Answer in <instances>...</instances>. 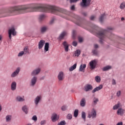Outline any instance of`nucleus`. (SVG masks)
<instances>
[{"label": "nucleus", "instance_id": "f257e3e1", "mask_svg": "<svg viewBox=\"0 0 125 125\" xmlns=\"http://www.w3.org/2000/svg\"><path fill=\"white\" fill-rule=\"evenodd\" d=\"M29 9V12H35L37 11H41V12H51L56 14L57 15H60L62 16V13H66V10L56 7L55 6H51L49 5H44L43 4H29L22 6H17L12 8L11 12H14V11L20 12L19 14L23 13L22 11L24 10H27Z\"/></svg>", "mask_w": 125, "mask_h": 125}, {"label": "nucleus", "instance_id": "f03ea898", "mask_svg": "<svg viewBox=\"0 0 125 125\" xmlns=\"http://www.w3.org/2000/svg\"><path fill=\"white\" fill-rule=\"evenodd\" d=\"M108 31L105 30L104 29H102L100 31H98L97 33V36L98 38L100 39V43H103V40L105 38H106V33H107Z\"/></svg>", "mask_w": 125, "mask_h": 125}, {"label": "nucleus", "instance_id": "7ed1b4c3", "mask_svg": "<svg viewBox=\"0 0 125 125\" xmlns=\"http://www.w3.org/2000/svg\"><path fill=\"white\" fill-rule=\"evenodd\" d=\"M97 113H96V110L94 109V108L92 109L91 112L89 113L88 114V118H92V119H95L96 118L97 116Z\"/></svg>", "mask_w": 125, "mask_h": 125}, {"label": "nucleus", "instance_id": "20e7f679", "mask_svg": "<svg viewBox=\"0 0 125 125\" xmlns=\"http://www.w3.org/2000/svg\"><path fill=\"white\" fill-rule=\"evenodd\" d=\"M97 64V62L96 61V60H94L91 61L89 62V66L90 67V69H91V70H93V69H94L95 67H96Z\"/></svg>", "mask_w": 125, "mask_h": 125}, {"label": "nucleus", "instance_id": "39448f33", "mask_svg": "<svg viewBox=\"0 0 125 125\" xmlns=\"http://www.w3.org/2000/svg\"><path fill=\"white\" fill-rule=\"evenodd\" d=\"M11 35L13 36H16V32H15L14 27H12L9 30V38L10 39H11Z\"/></svg>", "mask_w": 125, "mask_h": 125}, {"label": "nucleus", "instance_id": "423d86ee", "mask_svg": "<svg viewBox=\"0 0 125 125\" xmlns=\"http://www.w3.org/2000/svg\"><path fill=\"white\" fill-rule=\"evenodd\" d=\"M38 81V78L36 76H34L31 79L30 82V85L31 86H35L36 83H37V81Z\"/></svg>", "mask_w": 125, "mask_h": 125}, {"label": "nucleus", "instance_id": "0eeeda50", "mask_svg": "<svg viewBox=\"0 0 125 125\" xmlns=\"http://www.w3.org/2000/svg\"><path fill=\"white\" fill-rule=\"evenodd\" d=\"M84 90L85 91H89V90H92L93 87L91 84H87L84 86Z\"/></svg>", "mask_w": 125, "mask_h": 125}, {"label": "nucleus", "instance_id": "6e6552de", "mask_svg": "<svg viewBox=\"0 0 125 125\" xmlns=\"http://www.w3.org/2000/svg\"><path fill=\"white\" fill-rule=\"evenodd\" d=\"M21 68L20 67H18L16 71L14 72L11 75V77L12 78H14L15 77H16V76L18 75V74H19V72H20Z\"/></svg>", "mask_w": 125, "mask_h": 125}, {"label": "nucleus", "instance_id": "1a4fd4ad", "mask_svg": "<svg viewBox=\"0 0 125 125\" xmlns=\"http://www.w3.org/2000/svg\"><path fill=\"white\" fill-rule=\"evenodd\" d=\"M51 120L52 122L54 123L55 122H56L57 121H58V120H59V117L57 116V114H56V113H54L52 115Z\"/></svg>", "mask_w": 125, "mask_h": 125}, {"label": "nucleus", "instance_id": "9d476101", "mask_svg": "<svg viewBox=\"0 0 125 125\" xmlns=\"http://www.w3.org/2000/svg\"><path fill=\"white\" fill-rule=\"evenodd\" d=\"M117 115L120 116H123L124 114H125V109H123V108H118L117 111Z\"/></svg>", "mask_w": 125, "mask_h": 125}, {"label": "nucleus", "instance_id": "9b49d317", "mask_svg": "<svg viewBox=\"0 0 125 125\" xmlns=\"http://www.w3.org/2000/svg\"><path fill=\"white\" fill-rule=\"evenodd\" d=\"M45 42L44 40H41L38 43V47L39 49H42V47H43V45H44Z\"/></svg>", "mask_w": 125, "mask_h": 125}, {"label": "nucleus", "instance_id": "f8f14e48", "mask_svg": "<svg viewBox=\"0 0 125 125\" xmlns=\"http://www.w3.org/2000/svg\"><path fill=\"white\" fill-rule=\"evenodd\" d=\"M59 81H63L64 80V73L63 72H60L58 76Z\"/></svg>", "mask_w": 125, "mask_h": 125}, {"label": "nucleus", "instance_id": "ddd939ff", "mask_svg": "<svg viewBox=\"0 0 125 125\" xmlns=\"http://www.w3.org/2000/svg\"><path fill=\"white\" fill-rule=\"evenodd\" d=\"M103 88V85L101 84L99 86L96 87L92 90V93H94L96 92V91H99V90H101Z\"/></svg>", "mask_w": 125, "mask_h": 125}, {"label": "nucleus", "instance_id": "4468645a", "mask_svg": "<svg viewBox=\"0 0 125 125\" xmlns=\"http://www.w3.org/2000/svg\"><path fill=\"white\" fill-rule=\"evenodd\" d=\"M41 72V68H38L33 70L31 73V76H36L39 75V73Z\"/></svg>", "mask_w": 125, "mask_h": 125}, {"label": "nucleus", "instance_id": "2eb2a0df", "mask_svg": "<svg viewBox=\"0 0 125 125\" xmlns=\"http://www.w3.org/2000/svg\"><path fill=\"white\" fill-rule=\"evenodd\" d=\"M62 45H63L65 51H66V52H67V51H69V45H68V43L66 41H64L62 43Z\"/></svg>", "mask_w": 125, "mask_h": 125}, {"label": "nucleus", "instance_id": "dca6fc26", "mask_svg": "<svg viewBox=\"0 0 125 125\" xmlns=\"http://www.w3.org/2000/svg\"><path fill=\"white\" fill-rule=\"evenodd\" d=\"M85 68H86V64H82L80 66L79 71H80V72H84Z\"/></svg>", "mask_w": 125, "mask_h": 125}, {"label": "nucleus", "instance_id": "f3484780", "mask_svg": "<svg viewBox=\"0 0 125 125\" xmlns=\"http://www.w3.org/2000/svg\"><path fill=\"white\" fill-rule=\"evenodd\" d=\"M41 99H42L41 96H38L37 97H36V98L34 100V102L36 105H38V104H39V102H40Z\"/></svg>", "mask_w": 125, "mask_h": 125}, {"label": "nucleus", "instance_id": "a211bd4d", "mask_svg": "<svg viewBox=\"0 0 125 125\" xmlns=\"http://www.w3.org/2000/svg\"><path fill=\"white\" fill-rule=\"evenodd\" d=\"M16 85H17V84L16 83V82H13L11 84V89L12 90L14 91L16 89Z\"/></svg>", "mask_w": 125, "mask_h": 125}, {"label": "nucleus", "instance_id": "6ab92c4d", "mask_svg": "<svg viewBox=\"0 0 125 125\" xmlns=\"http://www.w3.org/2000/svg\"><path fill=\"white\" fill-rule=\"evenodd\" d=\"M120 107H122V104H121V103L118 102L117 104L113 106V110H117Z\"/></svg>", "mask_w": 125, "mask_h": 125}, {"label": "nucleus", "instance_id": "aec40b11", "mask_svg": "<svg viewBox=\"0 0 125 125\" xmlns=\"http://www.w3.org/2000/svg\"><path fill=\"white\" fill-rule=\"evenodd\" d=\"M16 100H17V101H18L19 102H23V101H25V99H24V97H23V98H22L20 96H18L16 98Z\"/></svg>", "mask_w": 125, "mask_h": 125}, {"label": "nucleus", "instance_id": "412c9836", "mask_svg": "<svg viewBox=\"0 0 125 125\" xmlns=\"http://www.w3.org/2000/svg\"><path fill=\"white\" fill-rule=\"evenodd\" d=\"M86 1H87V0H82V2L81 3V5L82 7H85V6H87Z\"/></svg>", "mask_w": 125, "mask_h": 125}, {"label": "nucleus", "instance_id": "4be33fe9", "mask_svg": "<svg viewBox=\"0 0 125 125\" xmlns=\"http://www.w3.org/2000/svg\"><path fill=\"white\" fill-rule=\"evenodd\" d=\"M80 105L82 107H84L85 106V99L83 98L81 101Z\"/></svg>", "mask_w": 125, "mask_h": 125}, {"label": "nucleus", "instance_id": "5701e85b", "mask_svg": "<svg viewBox=\"0 0 125 125\" xmlns=\"http://www.w3.org/2000/svg\"><path fill=\"white\" fill-rule=\"evenodd\" d=\"M66 35H67V32H66L65 31L62 32L60 35L59 39L62 40V39H63L64 38V36H66Z\"/></svg>", "mask_w": 125, "mask_h": 125}, {"label": "nucleus", "instance_id": "b1692460", "mask_svg": "<svg viewBox=\"0 0 125 125\" xmlns=\"http://www.w3.org/2000/svg\"><path fill=\"white\" fill-rule=\"evenodd\" d=\"M48 29V28H47V26L42 27L41 29V33H45V31H47Z\"/></svg>", "mask_w": 125, "mask_h": 125}, {"label": "nucleus", "instance_id": "393cba45", "mask_svg": "<svg viewBox=\"0 0 125 125\" xmlns=\"http://www.w3.org/2000/svg\"><path fill=\"white\" fill-rule=\"evenodd\" d=\"M77 68V63H75L73 66H71L69 68V71L70 72H72V71H74V70H75V69H76Z\"/></svg>", "mask_w": 125, "mask_h": 125}, {"label": "nucleus", "instance_id": "a878e982", "mask_svg": "<svg viewBox=\"0 0 125 125\" xmlns=\"http://www.w3.org/2000/svg\"><path fill=\"white\" fill-rule=\"evenodd\" d=\"M22 111L25 113V114H28V107L27 106L24 105V106L22 107Z\"/></svg>", "mask_w": 125, "mask_h": 125}, {"label": "nucleus", "instance_id": "bb28decb", "mask_svg": "<svg viewBox=\"0 0 125 125\" xmlns=\"http://www.w3.org/2000/svg\"><path fill=\"white\" fill-rule=\"evenodd\" d=\"M48 48H49V43L48 42H46L44 46V50L45 51H48Z\"/></svg>", "mask_w": 125, "mask_h": 125}, {"label": "nucleus", "instance_id": "cd10ccee", "mask_svg": "<svg viewBox=\"0 0 125 125\" xmlns=\"http://www.w3.org/2000/svg\"><path fill=\"white\" fill-rule=\"evenodd\" d=\"M112 68V67L110 65H107L106 66H105L103 68V71H108V70H110V69Z\"/></svg>", "mask_w": 125, "mask_h": 125}, {"label": "nucleus", "instance_id": "c85d7f7f", "mask_svg": "<svg viewBox=\"0 0 125 125\" xmlns=\"http://www.w3.org/2000/svg\"><path fill=\"white\" fill-rule=\"evenodd\" d=\"M23 52L24 54H29V48H28V46L25 47L23 49Z\"/></svg>", "mask_w": 125, "mask_h": 125}, {"label": "nucleus", "instance_id": "c756f323", "mask_svg": "<svg viewBox=\"0 0 125 125\" xmlns=\"http://www.w3.org/2000/svg\"><path fill=\"white\" fill-rule=\"evenodd\" d=\"M120 9H125V1L122 2L120 5Z\"/></svg>", "mask_w": 125, "mask_h": 125}, {"label": "nucleus", "instance_id": "7c9ffc66", "mask_svg": "<svg viewBox=\"0 0 125 125\" xmlns=\"http://www.w3.org/2000/svg\"><path fill=\"white\" fill-rule=\"evenodd\" d=\"M45 18V16L44 15H41L39 16V20L40 21H42Z\"/></svg>", "mask_w": 125, "mask_h": 125}, {"label": "nucleus", "instance_id": "2f4dec72", "mask_svg": "<svg viewBox=\"0 0 125 125\" xmlns=\"http://www.w3.org/2000/svg\"><path fill=\"white\" fill-rule=\"evenodd\" d=\"M11 115H7L6 116V122H10L11 120Z\"/></svg>", "mask_w": 125, "mask_h": 125}, {"label": "nucleus", "instance_id": "473e14b6", "mask_svg": "<svg viewBox=\"0 0 125 125\" xmlns=\"http://www.w3.org/2000/svg\"><path fill=\"white\" fill-rule=\"evenodd\" d=\"M104 17H105V14H104L100 16L99 20L101 22H103V20H104Z\"/></svg>", "mask_w": 125, "mask_h": 125}, {"label": "nucleus", "instance_id": "72a5a7b5", "mask_svg": "<svg viewBox=\"0 0 125 125\" xmlns=\"http://www.w3.org/2000/svg\"><path fill=\"white\" fill-rule=\"evenodd\" d=\"M68 109V106L66 105H63L61 107L62 111H66Z\"/></svg>", "mask_w": 125, "mask_h": 125}, {"label": "nucleus", "instance_id": "f704fd0d", "mask_svg": "<svg viewBox=\"0 0 125 125\" xmlns=\"http://www.w3.org/2000/svg\"><path fill=\"white\" fill-rule=\"evenodd\" d=\"M78 115H79V110L76 109L74 111V116L75 118H77V117H78Z\"/></svg>", "mask_w": 125, "mask_h": 125}, {"label": "nucleus", "instance_id": "c9c22d12", "mask_svg": "<svg viewBox=\"0 0 125 125\" xmlns=\"http://www.w3.org/2000/svg\"><path fill=\"white\" fill-rule=\"evenodd\" d=\"M95 81L97 83H100L101 81V79L100 78V77L97 76L95 77Z\"/></svg>", "mask_w": 125, "mask_h": 125}, {"label": "nucleus", "instance_id": "e433bc0d", "mask_svg": "<svg viewBox=\"0 0 125 125\" xmlns=\"http://www.w3.org/2000/svg\"><path fill=\"white\" fill-rule=\"evenodd\" d=\"M98 101H99V100L98 99V98H94L93 99V102L94 105H96V104H97V102H98Z\"/></svg>", "mask_w": 125, "mask_h": 125}, {"label": "nucleus", "instance_id": "4c0bfd02", "mask_svg": "<svg viewBox=\"0 0 125 125\" xmlns=\"http://www.w3.org/2000/svg\"><path fill=\"white\" fill-rule=\"evenodd\" d=\"M82 119H83L84 121H85V118H86L85 112H82Z\"/></svg>", "mask_w": 125, "mask_h": 125}, {"label": "nucleus", "instance_id": "58836bf2", "mask_svg": "<svg viewBox=\"0 0 125 125\" xmlns=\"http://www.w3.org/2000/svg\"><path fill=\"white\" fill-rule=\"evenodd\" d=\"M80 54H81V51L80 50L75 51V56H79Z\"/></svg>", "mask_w": 125, "mask_h": 125}, {"label": "nucleus", "instance_id": "ea45409f", "mask_svg": "<svg viewBox=\"0 0 125 125\" xmlns=\"http://www.w3.org/2000/svg\"><path fill=\"white\" fill-rule=\"evenodd\" d=\"M76 30H73L72 31V38L73 39H74V40H75V38H76Z\"/></svg>", "mask_w": 125, "mask_h": 125}, {"label": "nucleus", "instance_id": "a19ab883", "mask_svg": "<svg viewBox=\"0 0 125 125\" xmlns=\"http://www.w3.org/2000/svg\"><path fill=\"white\" fill-rule=\"evenodd\" d=\"M66 125V122H65V121H62L58 124V125Z\"/></svg>", "mask_w": 125, "mask_h": 125}, {"label": "nucleus", "instance_id": "79ce46f5", "mask_svg": "<svg viewBox=\"0 0 125 125\" xmlns=\"http://www.w3.org/2000/svg\"><path fill=\"white\" fill-rule=\"evenodd\" d=\"M33 121H34V122H37L38 121V117H37V116L34 115L32 117Z\"/></svg>", "mask_w": 125, "mask_h": 125}, {"label": "nucleus", "instance_id": "37998d69", "mask_svg": "<svg viewBox=\"0 0 125 125\" xmlns=\"http://www.w3.org/2000/svg\"><path fill=\"white\" fill-rule=\"evenodd\" d=\"M122 94L121 91H117V93H116V95L117 96V97H120V96H121V94Z\"/></svg>", "mask_w": 125, "mask_h": 125}, {"label": "nucleus", "instance_id": "c03bdc74", "mask_svg": "<svg viewBox=\"0 0 125 125\" xmlns=\"http://www.w3.org/2000/svg\"><path fill=\"white\" fill-rule=\"evenodd\" d=\"M46 123V120H42L41 122V125H45Z\"/></svg>", "mask_w": 125, "mask_h": 125}, {"label": "nucleus", "instance_id": "a18cd8bd", "mask_svg": "<svg viewBox=\"0 0 125 125\" xmlns=\"http://www.w3.org/2000/svg\"><path fill=\"white\" fill-rule=\"evenodd\" d=\"M92 52L94 55H97V54H98V52L97 50H93Z\"/></svg>", "mask_w": 125, "mask_h": 125}, {"label": "nucleus", "instance_id": "49530a36", "mask_svg": "<svg viewBox=\"0 0 125 125\" xmlns=\"http://www.w3.org/2000/svg\"><path fill=\"white\" fill-rule=\"evenodd\" d=\"M25 53H24V51H21L19 53L18 56H22V55H24Z\"/></svg>", "mask_w": 125, "mask_h": 125}, {"label": "nucleus", "instance_id": "de8ad7c7", "mask_svg": "<svg viewBox=\"0 0 125 125\" xmlns=\"http://www.w3.org/2000/svg\"><path fill=\"white\" fill-rule=\"evenodd\" d=\"M78 45V42L76 41H73V42H72V45H73V46H76Z\"/></svg>", "mask_w": 125, "mask_h": 125}, {"label": "nucleus", "instance_id": "09e8293b", "mask_svg": "<svg viewBox=\"0 0 125 125\" xmlns=\"http://www.w3.org/2000/svg\"><path fill=\"white\" fill-rule=\"evenodd\" d=\"M55 21V18H53L51 19V20L50 21V24H53L54 23V21Z\"/></svg>", "mask_w": 125, "mask_h": 125}, {"label": "nucleus", "instance_id": "8fccbe9b", "mask_svg": "<svg viewBox=\"0 0 125 125\" xmlns=\"http://www.w3.org/2000/svg\"><path fill=\"white\" fill-rule=\"evenodd\" d=\"M67 119H68V120H71V119H72V115L71 114H68L67 116Z\"/></svg>", "mask_w": 125, "mask_h": 125}, {"label": "nucleus", "instance_id": "3c124183", "mask_svg": "<svg viewBox=\"0 0 125 125\" xmlns=\"http://www.w3.org/2000/svg\"><path fill=\"white\" fill-rule=\"evenodd\" d=\"M78 40H79V42H83V38L79 37Z\"/></svg>", "mask_w": 125, "mask_h": 125}, {"label": "nucleus", "instance_id": "603ef678", "mask_svg": "<svg viewBox=\"0 0 125 125\" xmlns=\"http://www.w3.org/2000/svg\"><path fill=\"white\" fill-rule=\"evenodd\" d=\"M90 1H91V0H87L86 3V4L87 5H89V3H90Z\"/></svg>", "mask_w": 125, "mask_h": 125}, {"label": "nucleus", "instance_id": "864d4df0", "mask_svg": "<svg viewBox=\"0 0 125 125\" xmlns=\"http://www.w3.org/2000/svg\"><path fill=\"white\" fill-rule=\"evenodd\" d=\"M79 0H70V3H72V2H77Z\"/></svg>", "mask_w": 125, "mask_h": 125}, {"label": "nucleus", "instance_id": "5fc2aeb1", "mask_svg": "<svg viewBox=\"0 0 125 125\" xmlns=\"http://www.w3.org/2000/svg\"><path fill=\"white\" fill-rule=\"evenodd\" d=\"M116 80H115L114 79L112 80V84L113 85H115V84H116Z\"/></svg>", "mask_w": 125, "mask_h": 125}, {"label": "nucleus", "instance_id": "6e6d98bb", "mask_svg": "<svg viewBox=\"0 0 125 125\" xmlns=\"http://www.w3.org/2000/svg\"><path fill=\"white\" fill-rule=\"evenodd\" d=\"M95 18V17L94 16H91L90 18V20H94V19Z\"/></svg>", "mask_w": 125, "mask_h": 125}, {"label": "nucleus", "instance_id": "4d7b16f0", "mask_svg": "<svg viewBox=\"0 0 125 125\" xmlns=\"http://www.w3.org/2000/svg\"><path fill=\"white\" fill-rule=\"evenodd\" d=\"M71 10H75V5H73L71 6Z\"/></svg>", "mask_w": 125, "mask_h": 125}, {"label": "nucleus", "instance_id": "13d9d810", "mask_svg": "<svg viewBox=\"0 0 125 125\" xmlns=\"http://www.w3.org/2000/svg\"><path fill=\"white\" fill-rule=\"evenodd\" d=\"M117 125H123V122H119L117 123Z\"/></svg>", "mask_w": 125, "mask_h": 125}, {"label": "nucleus", "instance_id": "bf43d9fd", "mask_svg": "<svg viewBox=\"0 0 125 125\" xmlns=\"http://www.w3.org/2000/svg\"><path fill=\"white\" fill-rule=\"evenodd\" d=\"M83 14L84 16H86L87 15V13L85 12L83 13Z\"/></svg>", "mask_w": 125, "mask_h": 125}, {"label": "nucleus", "instance_id": "052dcab7", "mask_svg": "<svg viewBox=\"0 0 125 125\" xmlns=\"http://www.w3.org/2000/svg\"><path fill=\"white\" fill-rule=\"evenodd\" d=\"M94 47H95V48H98V44H95Z\"/></svg>", "mask_w": 125, "mask_h": 125}, {"label": "nucleus", "instance_id": "680f3d73", "mask_svg": "<svg viewBox=\"0 0 125 125\" xmlns=\"http://www.w3.org/2000/svg\"><path fill=\"white\" fill-rule=\"evenodd\" d=\"M74 18H76V19H78V18H79V17L77 15H75Z\"/></svg>", "mask_w": 125, "mask_h": 125}, {"label": "nucleus", "instance_id": "e2e57ef3", "mask_svg": "<svg viewBox=\"0 0 125 125\" xmlns=\"http://www.w3.org/2000/svg\"><path fill=\"white\" fill-rule=\"evenodd\" d=\"M2 110V108L1 107V105L0 104V112Z\"/></svg>", "mask_w": 125, "mask_h": 125}, {"label": "nucleus", "instance_id": "0e129e2a", "mask_svg": "<svg viewBox=\"0 0 125 125\" xmlns=\"http://www.w3.org/2000/svg\"><path fill=\"white\" fill-rule=\"evenodd\" d=\"M2 39V37L1 36V35H0V41H1Z\"/></svg>", "mask_w": 125, "mask_h": 125}, {"label": "nucleus", "instance_id": "69168bd1", "mask_svg": "<svg viewBox=\"0 0 125 125\" xmlns=\"http://www.w3.org/2000/svg\"><path fill=\"white\" fill-rule=\"evenodd\" d=\"M121 20L122 21H124V20H125V18H122Z\"/></svg>", "mask_w": 125, "mask_h": 125}, {"label": "nucleus", "instance_id": "338daca9", "mask_svg": "<svg viewBox=\"0 0 125 125\" xmlns=\"http://www.w3.org/2000/svg\"><path fill=\"white\" fill-rule=\"evenodd\" d=\"M108 30H113V28L110 27L108 28Z\"/></svg>", "mask_w": 125, "mask_h": 125}, {"label": "nucleus", "instance_id": "774afa93", "mask_svg": "<svg viewBox=\"0 0 125 125\" xmlns=\"http://www.w3.org/2000/svg\"><path fill=\"white\" fill-rule=\"evenodd\" d=\"M78 25H79V26H80V24H79V23H78Z\"/></svg>", "mask_w": 125, "mask_h": 125}]
</instances>
